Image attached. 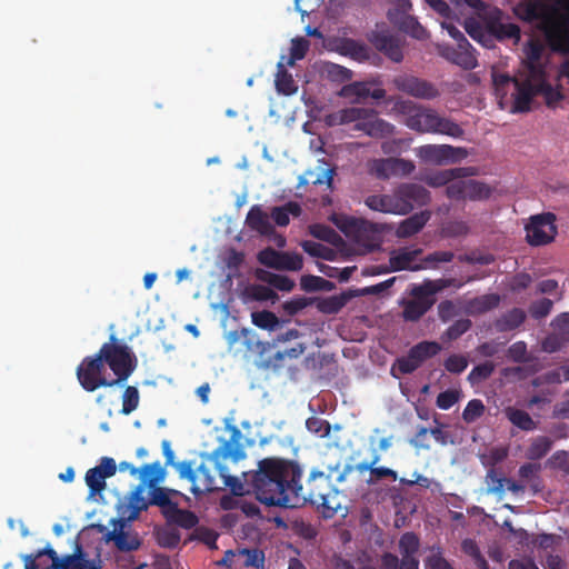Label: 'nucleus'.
<instances>
[{
    "label": "nucleus",
    "mask_w": 569,
    "mask_h": 569,
    "mask_svg": "<svg viewBox=\"0 0 569 569\" xmlns=\"http://www.w3.org/2000/svg\"><path fill=\"white\" fill-rule=\"evenodd\" d=\"M301 477L302 469L296 461L269 457L258 462L250 481L261 503L282 508H299L307 502L317 506L332 491L330 478L323 471H312L306 486L301 485Z\"/></svg>",
    "instance_id": "1"
},
{
    "label": "nucleus",
    "mask_w": 569,
    "mask_h": 569,
    "mask_svg": "<svg viewBox=\"0 0 569 569\" xmlns=\"http://www.w3.org/2000/svg\"><path fill=\"white\" fill-rule=\"evenodd\" d=\"M230 430V440L224 441L212 453L203 455L202 461L197 468H194L192 461L177 463L180 478L188 479L191 482L193 495L197 496L226 488H229L234 496L244 495L243 483L237 477L231 476L228 468L221 463L222 459L232 458L234 461H238L246 456L239 443L242 437L241 431L236 426H232Z\"/></svg>",
    "instance_id": "2"
},
{
    "label": "nucleus",
    "mask_w": 569,
    "mask_h": 569,
    "mask_svg": "<svg viewBox=\"0 0 569 569\" xmlns=\"http://www.w3.org/2000/svg\"><path fill=\"white\" fill-rule=\"evenodd\" d=\"M515 13L523 21H538V28L549 48L553 52L569 54V29L557 0L553 4H547L541 0L521 2L516 7Z\"/></svg>",
    "instance_id": "3"
},
{
    "label": "nucleus",
    "mask_w": 569,
    "mask_h": 569,
    "mask_svg": "<svg viewBox=\"0 0 569 569\" xmlns=\"http://www.w3.org/2000/svg\"><path fill=\"white\" fill-rule=\"evenodd\" d=\"M396 108L406 116L405 124L419 133H438L461 138L463 129L450 118L441 117L436 110L410 100L396 102Z\"/></svg>",
    "instance_id": "4"
},
{
    "label": "nucleus",
    "mask_w": 569,
    "mask_h": 569,
    "mask_svg": "<svg viewBox=\"0 0 569 569\" xmlns=\"http://www.w3.org/2000/svg\"><path fill=\"white\" fill-rule=\"evenodd\" d=\"M338 118L342 124L355 122L352 129L362 131L370 138L383 139L393 136L396 132V127L379 118L373 109L346 108L338 112Z\"/></svg>",
    "instance_id": "5"
},
{
    "label": "nucleus",
    "mask_w": 569,
    "mask_h": 569,
    "mask_svg": "<svg viewBox=\"0 0 569 569\" xmlns=\"http://www.w3.org/2000/svg\"><path fill=\"white\" fill-rule=\"evenodd\" d=\"M97 355L117 376V379L111 380L114 385L126 381L137 367L136 356L127 345L118 343L114 335L110 336V341L103 343Z\"/></svg>",
    "instance_id": "6"
},
{
    "label": "nucleus",
    "mask_w": 569,
    "mask_h": 569,
    "mask_svg": "<svg viewBox=\"0 0 569 569\" xmlns=\"http://www.w3.org/2000/svg\"><path fill=\"white\" fill-rule=\"evenodd\" d=\"M104 365L100 357L88 356L82 359L77 367V379L80 386L88 392H93L100 387H112L114 382L108 380L104 376Z\"/></svg>",
    "instance_id": "7"
},
{
    "label": "nucleus",
    "mask_w": 569,
    "mask_h": 569,
    "mask_svg": "<svg viewBox=\"0 0 569 569\" xmlns=\"http://www.w3.org/2000/svg\"><path fill=\"white\" fill-rule=\"evenodd\" d=\"M441 351V345L437 341L423 340L411 347L405 357L396 360L391 371L397 368L402 375H410L416 371L421 365L437 356Z\"/></svg>",
    "instance_id": "8"
},
{
    "label": "nucleus",
    "mask_w": 569,
    "mask_h": 569,
    "mask_svg": "<svg viewBox=\"0 0 569 569\" xmlns=\"http://www.w3.org/2000/svg\"><path fill=\"white\" fill-rule=\"evenodd\" d=\"M556 216L551 212L536 214L526 226L527 240L532 246H543L551 242L557 234Z\"/></svg>",
    "instance_id": "9"
},
{
    "label": "nucleus",
    "mask_w": 569,
    "mask_h": 569,
    "mask_svg": "<svg viewBox=\"0 0 569 569\" xmlns=\"http://www.w3.org/2000/svg\"><path fill=\"white\" fill-rule=\"evenodd\" d=\"M398 214L409 213L415 206H426L430 202V192L417 183H402L393 191Z\"/></svg>",
    "instance_id": "10"
},
{
    "label": "nucleus",
    "mask_w": 569,
    "mask_h": 569,
    "mask_svg": "<svg viewBox=\"0 0 569 569\" xmlns=\"http://www.w3.org/2000/svg\"><path fill=\"white\" fill-rule=\"evenodd\" d=\"M468 156L466 148L450 144H425L418 149V157L421 160L435 164L455 163Z\"/></svg>",
    "instance_id": "11"
},
{
    "label": "nucleus",
    "mask_w": 569,
    "mask_h": 569,
    "mask_svg": "<svg viewBox=\"0 0 569 569\" xmlns=\"http://www.w3.org/2000/svg\"><path fill=\"white\" fill-rule=\"evenodd\" d=\"M392 82L399 91L417 99L432 100L440 94L433 83L415 76L400 74L395 77Z\"/></svg>",
    "instance_id": "12"
},
{
    "label": "nucleus",
    "mask_w": 569,
    "mask_h": 569,
    "mask_svg": "<svg viewBox=\"0 0 569 569\" xmlns=\"http://www.w3.org/2000/svg\"><path fill=\"white\" fill-rule=\"evenodd\" d=\"M261 264L276 270L299 271L303 267L302 256L297 252L277 251L266 248L258 253Z\"/></svg>",
    "instance_id": "13"
},
{
    "label": "nucleus",
    "mask_w": 569,
    "mask_h": 569,
    "mask_svg": "<svg viewBox=\"0 0 569 569\" xmlns=\"http://www.w3.org/2000/svg\"><path fill=\"white\" fill-rule=\"evenodd\" d=\"M446 194L452 200H485L491 194V189L478 180H457L446 188Z\"/></svg>",
    "instance_id": "14"
},
{
    "label": "nucleus",
    "mask_w": 569,
    "mask_h": 569,
    "mask_svg": "<svg viewBox=\"0 0 569 569\" xmlns=\"http://www.w3.org/2000/svg\"><path fill=\"white\" fill-rule=\"evenodd\" d=\"M382 230L381 224L363 218H351L347 221L345 232L352 237L356 242L366 247H372L378 241V236Z\"/></svg>",
    "instance_id": "15"
},
{
    "label": "nucleus",
    "mask_w": 569,
    "mask_h": 569,
    "mask_svg": "<svg viewBox=\"0 0 569 569\" xmlns=\"http://www.w3.org/2000/svg\"><path fill=\"white\" fill-rule=\"evenodd\" d=\"M117 463L113 458L102 457L98 466L90 468L86 472V483L90 489V495L100 493L106 488V479L114 476Z\"/></svg>",
    "instance_id": "16"
},
{
    "label": "nucleus",
    "mask_w": 569,
    "mask_h": 569,
    "mask_svg": "<svg viewBox=\"0 0 569 569\" xmlns=\"http://www.w3.org/2000/svg\"><path fill=\"white\" fill-rule=\"evenodd\" d=\"M440 54L449 62L465 70H472L478 66L476 50L467 39H463L461 43H457V47L443 48Z\"/></svg>",
    "instance_id": "17"
},
{
    "label": "nucleus",
    "mask_w": 569,
    "mask_h": 569,
    "mask_svg": "<svg viewBox=\"0 0 569 569\" xmlns=\"http://www.w3.org/2000/svg\"><path fill=\"white\" fill-rule=\"evenodd\" d=\"M372 46L393 62H401L403 59L402 48L399 39L387 30L372 31L368 37Z\"/></svg>",
    "instance_id": "18"
},
{
    "label": "nucleus",
    "mask_w": 569,
    "mask_h": 569,
    "mask_svg": "<svg viewBox=\"0 0 569 569\" xmlns=\"http://www.w3.org/2000/svg\"><path fill=\"white\" fill-rule=\"evenodd\" d=\"M380 459V455L375 450L371 461H361L356 465V470L359 473H363L366 471L370 472V477L366 481L369 486L376 485L383 479H390L392 481L398 479V473L393 469L385 466H377Z\"/></svg>",
    "instance_id": "19"
},
{
    "label": "nucleus",
    "mask_w": 569,
    "mask_h": 569,
    "mask_svg": "<svg viewBox=\"0 0 569 569\" xmlns=\"http://www.w3.org/2000/svg\"><path fill=\"white\" fill-rule=\"evenodd\" d=\"M538 86H533L530 81L518 80L513 82V103L511 112L522 113L530 110V103L533 97L538 96Z\"/></svg>",
    "instance_id": "20"
},
{
    "label": "nucleus",
    "mask_w": 569,
    "mask_h": 569,
    "mask_svg": "<svg viewBox=\"0 0 569 569\" xmlns=\"http://www.w3.org/2000/svg\"><path fill=\"white\" fill-rule=\"evenodd\" d=\"M502 11L496 9L490 18L487 21V31L491 37H495L498 40L506 39H515L518 41L520 39V28L516 23H503L500 21Z\"/></svg>",
    "instance_id": "21"
},
{
    "label": "nucleus",
    "mask_w": 569,
    "mask_h": 569,
    "mask_svg": "<svg viewBox=\"0 0 569 569\" xmlns=\"http://www.w3.org/2000/svg\"><path fill=\"white\" fill-rule=\"evenodd\" d=\"M422 253L421 248H401L391 253L389 258L390 271L411 270L418 271L426 269V266L420 263L413 264L416 259Z\"/></svg>",
    "instance_id": "22"
},
{
    "label": "nucleus",
    "mask_w": 569,
    "mask_h": 569,
    "mask_svg": "<svg viewBox=\"0 0 569 569\" xmlns=\"http://www.w3.org/2000/svg\"><path fill=\"white\" fill-rule=\"evenodd\" d=\"M420 547L419 538L413 532H405L399 540L402 566L405 569H419V560L416 558Z\"/></svg>",
    "instance_id": "23"
},
{
    "label": "nucleus",
    "mask_w": 569,
    "mask_h": 569,
    "mask_svg": "<svg viewBox=\"0 0 569 569\" xmlns=\"http://www.w3.org/2000/svg\"><path fill=\"white\" fill-rule=\"evenodd\" d=\"M472 174H475V169L471 167L452 168L428 174L425 182L432 188L448 187L453 180Z\"/></svg>",
    "instance_id": "24"
},
{
    "label": "nucleus",
    "mask_w": 569,
    "mask_h": 569,
    "mask_svg": "<svg viewBox=\"0 0 569 569\" xmlns=\"http://www.w3.org/2000/svg\"><path fill=\"white\" fill-rule=\"evenodd\" d=\"M430 218L431 213L428 210L420 211L408 217L399 223L396 230V236L400 239H406L417 234L422 230Z\"/></svg>",
    "instance_id": "25"
},
{
    "label": "nucleus",
    "mask_w": 569,
    "mask_h": 569,
    "mask_svg": "<svg viewBox=\"0 0 569 569\" xmlns=\"http://www.w3.org/2000/svg\"><path fill=\"white\" fill-rule=\"evenodd\" d=\"M112 522L114 528L108 533V540H112L121 551L137 550L140 543L137 538H130L123 531L126 522L122 519H113Z\"/></svg>",
    "instance_id": "26"
},
{
    "label": "nucleus",
    "mask_w": 569,
    "mask_h": 569,
    "mask_svg": "<svg viewBox=\"0 0 569 569\" xmlns=\"http://www.w3.org/2000/svg\"><path fill=\"white\" fill-rule=\"evenodd\" d=\"M27 569H37L32 559L27 563ZM44 569H91L88 561L83 558L81 548L78 547V552L68 555L61 558L60 562L56 565H47Z\"/></svg>",
    "instance_id": "27"
},
{
    "label": "nucleus",
    "mask_w": 569,
    "mask_h": 569,
    "mask_svg": "<svg viewBox=\"0 0 569 569\" xmlns=\"http://www.w3.org/2000/svg\"><path fill=\"white\" fill-rule=\"evenodd\" d=\"M526 318L527 315L522 309L512 308L495 321V328L498 332L512 331L518 329L525 322Z\"/></svg>",
    "instance_id": "28"
},
{
    "label": "nucleus",
    "mask_w": 569,
    "mask_h": 569,
    "mask_svg": "<svg viewBox=\"0 0 569 569\" xmlns=\"http://www.w3.org/2000/svg\"><path fill=\"white\" fill-rule=\"evenodd\" d=\"M436 299L413 298L403 306L402 317L406 321H418L433 306Z\"/></svg>",
    "instance_id": "29"
},
{
    "label": "nucleus",
    "mask_w": 569,
    "mask_h": 569,
    "mask_svg": "<svg viewBox=\"0 0 569 569\" xmlns=\"http://www.w3.org/2000/svg\"><path fill=\"white\" fill-rule=\"evenodd\" d=\"M507 419L517 428L523 431H533L537 429L538 422L535 421L531 416L522 410L515 407H508L505 410Z\"/></svg>",
    "instance_id": "30"
},
{
    "label": "nucleus",
    "mask_w": 569,
    "mask_h": 569,
    "mask_svg": "<svg viewBox=\"0 0 569 569\" xmlns=\"http://www.w3.org/2000/svg\"><path fill=\"white\" fill-rule=\"evenodd\" d=\"M246 222L250 229L261 234H269L272 231V224L268 216L258 206H253L246 218Z\"/></svg>",
    "instance_id": "31"
},
{
    "label": "nucleus",
    "mask_w": 569,
    "mask_h": 569,
    "mask_svg": "<svg viewBox=\"0 0 569 569\" xmlns=\"http://www.w3.org/2000/svg\"><path fill=\"white\" fill-rule=\"evenodd\" d=\"M350 299L351 295L348 292L326 297L318 300L317 309L326 315H336L348 303Z\"/></svg>",
    "instance_id": "32"
},
{
    "label": "nucleus",
    "mask_w": 569,
    "mask_h": 569,
    "mask_svg": "<svg viewBox=\"0 0 569 569\" xmlns=\"http://www.w3.org/2000/svg\"><path fill=\"white\" fill-rule=\"evenodd\" d=\"M366 206L373 211L383 213L398 214V208L396 206L395 196L392 194H372L367 197L365 201Z\"/></svg>",
    "instance_id": "33"
},
{
    "label": "nucleus",
    "mask_w": 569,
    "mask_h": 569,
    "mask_svg": "<svg viewBox=\"0 0 569 569\" xmlns=\"http://www.w3.org/2000/svg\"><path fill=\"white\" fill-rule=\"evenodd\" d=\"M150 488V499L149 503L151 506H157L162 509V513L164 511L170 512L178 503L173 502L170 498L171 493H177L176 490L158 487L157 485Z\"/></svg>",
    "instance_id": "34"
},
{
    "label": "nucleus",
    "mask_w": 569,
    "mask_h": 569,
    "mask_svg": "<svg viewBox=\"0 0 569 569\" xmlns=\"http://www.w3.org/2000/svg\"><path fill=\"white\" fill-rule=\"evenodd\" d=\"M341 505L342 501L340 492L332 486V491L327 492L316 507L323 518L330 519L336 516L337 511L341 508Z\"/></svg>",
    "instance_id": "35"
},
{
    "label": "nucleus",
    "mask_w": 569,
    "mask_h": 569,
    "mask_svg": "<svg viewBox=\"0 0 569 569\" xmlns=\"http://www.w3.org/2000/svg\"><path fill=\"white\" fill-rule=\"evenodd\" d=\"M140 476L142 485L153 487L164 480L166 469L159 461L146 463L140 468Z\"/></svg>",
    "instance_id": "36"
},
{
    "label": "nucleus",
    "mask_w": 569,
    "mask_h": 569,
    "mask_svg": "<svg viewBox=\"0 0 569 569\" xmlns=\"http://www.w3.org/2000/svg\"><path fill=\"white\" fill-rule=\"evenodd\" d=\"M164 517L169 522L176 523L181 528L191 529L197 526L198 517L190 510L180 509L178 505L170 511H164Z\"/></svg>",
    "instance_id": "37"
},
{
    "label": "nucleus",
    "mask_w": 569,
    "mask_h": 569,
    "mask_svg": "<svg viewBox=\"0 0 569 569\" xmlns=\"http://www.w3.org/2000/svg\"><path fill=\"white\" fill-rule=\"evenodd\" d=\"M30 559L34 561L37 569H44L47 565H56V562L61 561V558L58 557V553L50 546L39 550L34 555L31 553L24 556V569H27V563Z\"/></svg>",
    "instance_id": "38"
},
{
    "label": "nucleus",
    "mask_w": 569,
    "mask_h": 569,
    "mask_svg": "<svg viewBox=\"0 0 569 569\" xmlns=\"http://www.w3.org/2000/svg\"><path fill=\"white\" fill-rule=\"evenodd\" d=\"M340 51L342 54L349 56L357 61H366L369 59L368 47L353 39H343Z\"/></svg>",
    "instance_id": "39"
},
{
    "label": "nucleus",
    "mask_w": 569,
    "mask_h": 569,
    "mask_svg": "<svg viewBox=\"0 0 569 569\" xmlns=\"http://www.w3.org/2000/svg\"><path fill=\"white\" fill-rule=\"evenodd\" d=\"M500 303V297L497 293H488L477 297L469 301V309L475 313H485L497 308Z\"/></svg>",
    "instance_id": "40"
},
{
    "label": "nucleus",
    "mask_w": 569,
    "mask_h": 569,
    "mask_svg": "<svg viewBox=\"0 0 569 569\" xmlns=\"http://www.w3.org/2000/svg\"><path fill=\"white\" fill-rule=\"evenodd\" d=\"M552 440L547 436H538L532 439L527 449L526 456L530 460H539L543 458L551 449Z\"/></svg>",
    "instance_id": "41"
},
{
    "label": "nucleus",
    "mask_w": 569,
    "mask_h": 569,
    "mask_svg": "<svg viewBox=\"0 0 569 569\" xmlns=\"http://www.w3.org/2000/svg\"><path fill=\"white\" fill-rule=\"evenodd\" d=\"M276 89L279 93L284 96H291L297 92L298 86L296 84L291 73H289L282 64H279L278 72L276 74Z\"/></svg>",
    "instance_id": "42"
},
{
    "label": "nucleus",
    "mask_w": 569,
    "mask_h": 569,
    "mask_svg": "<svg viewBox=\"0 0 569 569\" xmlns=\"http://www.w3.org/2000/svg\"><path fill=\"white\" fill-rule=\"evenodd\" d=\"M370 93V88L367 82H352L342 87L340 96L351 99L353 102H361L367 99Z\"/></svg>",
    "instance_id": "43"
},
{
    "label": "nucleus",
    "mask_w": 569,
    "mask_h": 569,
    "mask_svg": "<svg viewBox=\"0 0 569 569\" xmlns=\"http://www.w3.org/2000/svg\"><path fill=\"white\" fill-rule=\"evenodd\" d=\"M251 321L256 327L269 331L276 330L280 325L279 318L269 310L252 312Z\"/></svg>",
    "instance_id": "44"
},
{
    "label": "nucleus",
    "mask_w": 569,
    "mask_h": 569,
    "mask_svg": "<svg viewBox=\"0 0 569 569\" xmlns=\"http://www.w3.org/2000/svg\"><path fill=\"white\" fill-rule=\"evenodd\" d=\"M309 233L319 239L323 240L326 242H329L331 244H337L338 241L341 240V237L339 233L331 228L330 226L323 224V223H313L309 226Z\"/></svg>",
    "instance_id": "45"
},
{
    "label": "nucleus",
    "mask_w": 569,
    "mask_h": 569,
    "mask_svg": "<svg viewBox=\"0 0 569 569\" xmlns=\"http://www.w3.org/2000/svg\"><path fill=\"white\" fill-rule=\"evenodd\" d=\"M495 368L496 366L491 361L482 362L472 368L467 379L472 386L478 385L487 380L493 373Z\"/></svg>",
    "instance_id": "46"
},
{
    "label": "nucleus",
    "mask_w": 569,
    "mask_h": 569,
    "mask_svg": "<svg viewBox=\"0 0 569 569\" xmlns=\"http://www.w3.org/2000/svg\"><path fill=\"white\" fill-rule=\"evenodd\" d=\"M399 28L416 39H425L427 37L426 29L419 23V21L411 16L402 18Z\"/></svg>",
    "instance_id": "47"
},
{
    "label": "nucleus",
    "mask_w": 569,
    "mask_h": 569,
    "mask_svg": "<svg viewBox=\"0 0 569 569\" xmlns=\"http://www.w3.org/2000/svg\"><path fill=\"white\" fill-rule=\"evenodd\" d=\"M240 555L244 557L243 566L244 567H253L256 569H264V552L258 548L253 549H241L239 551Z\"/></svg>",
    "instance_id": "48"
},
{
    "label": "nucleus",
    "mask_w": 569,
    "mask_h": 569,
    "mask_svg": "<svg viewBox=\"0 0 569 569\" xmlns=\"http://www.w3.org/2000/svg\"><path fill=\"white\" fill-rule=\"evenodd\" d=\"M465 29L467 33L476 41L482 43L483 46H488V42L491 41L490 36L477 20L470 19L465 22Z\"/></svg>",
    "instance_id": "49"
},
{
    "label": "nucleus",
    "mask_w": 569,
    "mask_h": 569,
    "mask_svg": "<svg viewBox=\"0 0 569 569\" xmlns=\"http://www.w3.org/2000/svg\"><path fill=\"white\" fill-rule=\"evenodd\" d=\"M382 167H388L392 173L401 172L402 174H410L415 170V164L410 160L401 158H390L381 160Z\"/></svg>",
    "instance_id": "50"
},
{
    "label": "nucleus",
    "mask_w": 569,
    "mask_h": 569,
    "mask_svg": "<svg viewBox=\"0 0 569 569\" xmlns=\"http://www.w3.org/2000/svg\"><path fill=\"white\" fill-rule=\"evenodd\" d=\"M139 400L138 389L136 387L128 386L122 395V408L120 412L126 416L130 415L138 408Z\"/></svg>",
    "instance_id": "51"
},
{
    "label": "nucleus",
    "mask_w": 569,
    "mask_h": 569,
    "mask_svg": "<svg viewBox=\"0 0 569 569\" xmlns=\"http://www.w3.org/2000/svg\"><path fill=\"white\" fill-rule=\"evenodd\" d=\"M486 407L480 399L470 400L462 411V419L467 423H472L483 416Z\"/></svg>",
    "instance_id": "52"
},
{
    "label": "nucleus",
    "mask_w": 569,
    "mask_h": 569,
    "mask_svg": "<svg viewBox=\"0 0 569 569\" xmlns=\"http://www.w3.org/2000/svg\"><path fill=\"white\" fill-rule=\"evenodd\" d=\"M472 326L471 320L469 319H459L455 321L443 333L442 339H447L449 341L459 339L463 333H466Z\"/></svg>",
    "instance_id": "53"
},
{
    "label": "nucleus",
    "mask_w": 569,
    "mask_h": 569,
    "mask_svg": "<svg viewBox=\"0 0 569 569\" xmlns=\"http://www.w3.org/2000/svg\"><path fill=\"white\" fill-rule=\"evenodd\" d=\"M301 247L311 257L331 259L332 250L319 242L305 240L301 242Z\"/></svg>",
    "instance_id": "54"
},
{
    "label": "nucleus",
    "mask_w": 569,
    "mask_h": 569,
    "mask_svg": "<svg viewBox=\"0 0 569 569\" xmlns=\"http://www.w3.org/2000/svg\"><path fill=\"white\" fill-rule=\"evenodd\" d=\"M553 302L552 300L548 298H542L540 300L533 301L529 307V313L530 316L536 319L540 320L546 318L552 310Z\"/></svg>",
    "instance_id": "55"
},
{
    "label": "nucleus",
    "mask_w": 569,
    "mask_h": 569,
    "mask_svg": "<svg viewBox=\"0 0 569 569\" xmlns=\"http://www.w3.org/2000/svg\"><path fill=\"white\" fill-rule=\"evenodd\" d=\"M526 68L528 74L526 79H523L525 81H530L533 86H538L547 81L545 68L540 62H527Z\"/></svg>",
    "instance_id": "56"
},
{
    "label": "nucleus",
    "mask_w": 569,
    "mask_h": 569,
    "mask_svg": "<svg viewBox=\"0 0 569 569\" xmlns=\"http://www.w3.org/2000/svg\"><path fill=\"white\" fill-rule=\"evenodd\" d=\"M460 396L459 390L448 389L437 396L436 405L441 410H448L459 401Z\"/></svg>",
    "instance_id": "57"
},
{
    "label": "nucleus",
    "mask_w": 569,
    "mask_h": 569,
    "mask_svg": "<svg viewBox=\"0 0 569 569\" xmlns=\"http://www.w3.org/2000/svg\"><path fill=\"white\" fill-rule=\"evenodd\" d=\"M307 429L321 438L329 436L331 426L330 423L319 417H311L306 422Z\"/></svg>",
    "instance_id": "58"
},
{
    "label": "nucleus",
    "mask_w": 569,
    "mask_h": 569,
    "mask_svg": "<svg viewBox=\"0 0 569 569\" xmlns=\"http://www.w3.org/2000/svg\"><path fill=\"white\" fill-rule=\"evenodd\" d=\"M455 258V254L452 251H435L426 256L421 263L422 266H426L427 268H436L438 263L440 262H451Z\"/></svg>",
    "instance_id": "59"
},
{
    "label": "nucleus",
    "mask_w": 569,
    "mask_h": 569,
    "mask_svg": "<svg viewBox=\"0 0 569 569\" xmlns=\"http://www.w3.org/2000/svg\"><path fill=\"white\" fill-rule=\"evenodd\" d=\"M447 371L459 375L468 367V360L462 355H450L443 363Z\"/></svg>",
    "instance_id": "60"
},
{
    "label": "nucleus",
    "mask_w": 569,
    "mask_h": 569,
    "mask_svg": "<svg viewBox=\"0 0 569 569\" xmlns=\"http://www.w3.org/2000/svg\"><path fill=\"white\" fill-rule=\"evenodd\" d=\"M518 81L516 78H511L508 74H493V86L496 90L497 97L500 98V100L503 99L506 96L508 89L510 87L513 88V82Z\"/></svg>",
    "instance_id": "61"
},
{
    "label": "nucleus",
    "mask_w": 569,
    "mask_h": 569,
    "mask_svg": "<svg viewBox=\"0 0 569 569\" xmlns=\"http://www.w3.org/2000/svg\"><path fill=\"white\" fill-rule=\"evenodd\" d=\"M508 357L515 362H528L530 357L528 355L527 343L517 341L508 348Z\"/></svg>",
    "instance_id": "62"
},
{
    "label": "nucleus",
    "mask_w": 569,
    "mask_h": 569,
    "mask_svg": "<svg viewBox=\"0 0 569 569\" xmlns=\"http://www.w3.org/2000/svg\"><path fill=\"white\" fill-rule=\"evenodd\" d=\"M439 292L435 280H426L422 284L415 287L411 291L413 298L435 299L433 296Z\"/></svg>",
    "instance_id": "63"
},
{
    "label": "nucleus",
    "mask_w": 569,
    "mask_h": 569,
    "mask_svg": "<svg viewBox=\"0 0 569 569\" xmlns=\"http://www.w3.org/2000/svg\"><path fill=\"white\" fill-rule=\"evenodd\" d=\"M427 569H453V567L442 557L441 549L438 547L437 552L430 555L425 560Z\"/></svg>",
    "instance_id": "64"
}]
</instances>
